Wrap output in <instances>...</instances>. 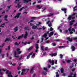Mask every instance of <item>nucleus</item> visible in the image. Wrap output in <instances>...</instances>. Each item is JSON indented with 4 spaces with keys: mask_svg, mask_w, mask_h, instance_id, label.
Listing matches in <instances>:
<instances>
[{
    "mask_svg": "<svg viewBox=\"0 0 77 77\" xmlns=\"http://www.w3.org/2000/svg\"><path fill=\"white\" fill-rule=\"evenodd\" d=\"M6 74H8V77H13V76L11 75V71H9L8 70H7L6 72Z\"/></svg>",
    "mask_w": 77,
    "mask_h": 77,
    "instance_id": "obj_1",
    "label": "nucleus"
},
{
    "mask_svg": "<svg viewBox=\"0 0 77 77\" xmlns=\"http://www.w3.org/2000/svg\"><path fill=\"white\" fill-rule=\"evenodd\" d=\"M46 24H48V26L49 27H51L52 26V24H51V22H50V21L48 20V22L46 23Z\"/></svg>",
    "mask_w": 77,
    "mask_h": 77,
    "instance_id": "obj_2",
    "label": "nucleus"
},
{
    "mask_svg": "<svg viewBox=\"0 0 77 77\" xmlns=\"http://www.w3.org/2000/svg\"><path fill=\"white\" fill-rule=\"evenodd\" d=\"M57 53L55 52L54 53H52L51 54H50V55L52 57H53V56H57Z\"/></svg>",
    "mask_w": 77,
    "mask_h": 77,
    "instance_id": "obj_3",
    "label": "nucleus"
},
{
    "mask_svg": "<svg viewBox=\"0 0 77 77\" xmlns=\"http://www.w3.org/2000/svg\"><path fill=\"white\" fill-rule=\"evenodd\" d=\"M9 41L12 42V40H11V38H6L5 40V42H9Z\"/></svg>",
    "mask_w": 77,
    "mask_h": 77,
    "instance_id": "obj_4",
    "label": "nucleus"
},
{
    "mask_svg": "<svg viewBox=\"0 0 77 77\" xmlns=\"http://www.w3.org/2000/svg\"><path fill=\"white\" fill-rule=\"evenodd\" d=\"M23 3H29V2H31V0H23Z\"/></svg>",
    "mask_w": 77,
    "mask_h": 77,
    "instance_id": "obj_5",
    "label": "nucleus"
},
{
    "mask_svg": "<svg viewBox=\"0 0 77 77\" xmlns=\"http://www.w3.org/2000/svg\"><path fill=\"white\" fill-rule=\"evenodd\" d=\"M48 61L50 63H52V65H54V60H52V61H51L50 60H49Z\"/></svg>",
    "mask_w": 77,
    "mask_h": 77,
    "instance_id": "obj_6",
    "label": "nucleus"
},
{
    "mask_svg": "<svg viewBox=\"0 0 77 77\" xmlns=\"http://www.w3.org/2000/svg\"><path fill=\"white\" fill-rule=\"evenodd\" d=\"M21 15V13H18L17 14V15L14 17V18H18L20 17V16Z\"/></svg>",
    "mask_w": 77,
    "mask_h": 77,
    "instance_id": "obj_7",
    "label": "nucleus"
},
{
    "mask_svg": "<svg viewBox=\"0 0 77 77\" xmlns=\"http://www.w3.org/2000/svg\"><path fill=\"white\" fill-rule=\"evenodd\" d=\"M61 10L63 11H64V12L65 13V14H66V11L67 10V9H66V8H62Z\"/></svg>",
    "mask_w": 77,
    "mask_h": 77,
    "instance_id": "obj_8",
    "label": "nucleus"
},
{
    "mask_svg": "<svg viewBox=\"0 0 77 77\" xmlns=\"http://www.w3.org/2000/svg\"><path fill=\"white\" fill-rule=\"evenodd\" d=\"M27 35H28V33L27 32H25V34L24 36H23V38H25V39H26V38H27Z\"/></svg>",
    "mask_w": 77,
    "mask_h": 77,
    "instance_id": "obj_9",
    "label": "nucleus"
},
{
    "mask_svg": "<svg viewBox=\"0 0 77 77\" xmlns=\"http://www.w3.org/2000/svg\"><path fill=\"white\" fill-rule=\"evenodd\" d=\"M29 70V69H22V72H26V71H28Z\"/></svg>",
    "mask_w": 77,
    "mask_h": 77,
    "instance_id": "obj_10",
    "label": "nucleus"
},
{
    "mask_svg": "<svg viewBox=\"0 0 77 77\" xmlns=\"http://www.w3.org/2000/svg\"><path fill=\"white\" fill-rule=\"evenodd\" d=\"M31 55H32V53H31L29 54V55L26 58L27 59H29V58H30V56H31Z\"/></svg>",
    "mask_w": 77,
    "mask_h": 77,
    "instance_id": "obj_11",
    "label": "nucleus"
},
{
    "mask_svg": "<svg viewBox=\"0 0 77 77\" xmlns=\"http://www.w3.org/2000/svg\"><path fill=\"white\" fill-rule=\"evenodd\" d=\"M23 34L21 36H19L18 37V38H17V39H20L21 38H23Z\"/></svg>",
    "mask_w": 77,
    "mask_h": 77,
    "instance_id": "obj_12",
    "label": "nucleus"
},
{
    "mask_svg": "<svg viewBox=\"0 0 77 77\" xmlns=\"http://www.w3.org/2000/svg\"><path fill=\"white\" fill-rule=\"evenodd\" d=\"M35 48L36 49H37V50H38V49H39V45H38V44H36L35 45Z\"/></svg>",
    "mask_w": 77,
    "mask_h": 77,
    "instance_id": "obj_13",
    "label": "nucleus"
},
{
    "mask_svg": "<svg viewBox=\"0 0 77 77\" xmlns=\"http://www.w3.org/2000/svg\"><path fill=\"white\" fill-rule=\"evenodd\" d=\"M73 74H74L72 72H71L69 73V75L68 76V77H73V76H72V75H73Z\"/></svg>",
    "mask_w": 77,
    "mask_h": 77,
    "instance_id": "obj_14",
    "label": "nucleus"
},
{
    "mask_svg": "<svg viewBox=\"0 0 77 77\" xmlns=\"http://www.w3.org/2000/svg\"><path fill=\"white\" fill-rule=\"evenodd\" d=\"M67 39L69 40V41H70V42H72V39L70 38L69 37L67 38Z\"/></svg>",
    "mask_w": 77,
    "mask_h": 77,
    "instance_id": "obj_15",
    "label": "nucleus"
},
{
    "mask_svg": "<svg viewBox=\"0 0 77 77\" xmlns=\"http://www.w3.org/2000/svg\"><path fill=\"white\" fill-rule=\"evenodd\" d=\"M20 44H21V42L20 41L18 44V43L17 42H15L14 44L16 45H20Z\"/></svg>",
    "mask_w": 77,
    "mask_h": 77,
    "instance_id": "obj_16",
    "label": "nucleus"
},
{
    "mask_svg": "<svg viewBox=\"0 0 77 77\" xmlns=\"http://www.w3.org/2000/svg\"><path fill=\"white\" fill-rule=\"evenodd\" d=\"M24 29L25 30H29V27L28 26L25 27Z\"/></svg>",
    "mask_w": 77,
    "mask_h": 77,
    "instance_id": "obj_17",
    "label": "nucleus"
},
{
    "mask_svg": "<svg viewBox=\"0 0 77 77\" xmlns=\"http://www.w3.org/2000/svg\"><path fill=\"white\" fill-rule=\"evenodd\" d=\"M71 48L72 49V51H75V47H74V46H72L71 47Z\"/></svg>",
    "mask_w": 77,
    "mask_h": 77,
    "instance_id": "obj_18",
    "label": "nucleus"
},
{
    "mask_svg": "<svg viewBox=\"0 0 77 77\" xmlns=\"http://www.w3.org/2000/svg\"><path fill=\"white\" fill-rule=\"evenodd\" d=\"M14 57H19V56H16V55H17V51H14Z\"/></svg>",
    "mask_w": 77,
    "mask_h": 77,
    "instance_id": "obj_19",
    "label": "nucleus"
},
{
    "mask_svg": "<svg viewBox=\"0 0 77 77\" xmlns=\"http://www.w3.org/2000/svg\"><path fill=\"white\" fill-rule=\"evenodd\" d=\"M7 18H8V15H5V16L4 17V20L6 21H8V20H7Z\"/></svg>",
    "mask_w": 77,
    "mask_h": 77,
    "instance_id": "obj_20",
    "label": "nucleus"
},
{
    "mask_svg": "<svg viewBox=\"0 0 77 77\" xmlns=\"http://www.w3.org/2000/svg\"><path fill=\"white\" fill-rule=\"evenodd\" d=\"M37 27H38V26H37L34 25L32 26V29H36Z\"/></svg>",
    "mask_w": 77,
    "mask_h": 77,
    "instance_id": "obj_21",
    "label": "nucleus"
},
{
    "mask_svg": "<svg viewBox=\"0 0 77 77\" xmlns=\"http://www.w3.org/2000/svg\"><path fill=\"white\" fill-rule=\"evenodd\" d=\"M61 72V73H63L64 72V69H63V68H61L60 69Z\"/></svg>",
    "mask_w": 77,
    "mask_h": 77,
    "instance_id": "obj_22",
    "label": "nucleus"
},
{
    "mask_svg": "<svg viewBox=\"0 0 77 77\" xmlns=\"http://www.w3.org/2000/svg\"><path fill=\"white\" fill-rule=\"evenodd\" d=\"M47 36V33H45L42 36V37L46 38Z\"/></svg>",
    "mask_w": 77,
    "mask_h": 77,
    "instance_id": "obj_23",
    "label": "nucleus"
},
{
    "mask_svg": "<svg viewBox=\"0 0 77 77\" xmlns=\"http://www.w3.org/2000/svg\"><path fill=\"white\" fill-rule=\"evenodd\" d=\"M42 74V75H47V72H43L42 73H41Z\"/></svg>",
    "mask_w": 77,
    "mask_h": 77,
    "instance_id": "obj_24",
    "label": "nucleus"
},
{
    "mask_svg": "<svg viewBox=\"0 0 77 77\" xmlns=\"http://www.w3.org/2000/svg\"><path fill=\"white\" fill-rule=\"evenodd\" d=\"M26 8H27V7L25 8L24 7H23L20 9H19V11H22L23 10V9H26Z\"/></svg>",
    "mask_w": 77,
    "mask_h": 77,
    "instance_id": "obj_25",
    "label": "nucleus"
},
{
    "mask_svg": "<svg viewBox=\"0 0 77 77\" xmlns=\"http://www.w3.org/2000/svg\"><path fill=\"white\" fill-rule=\"evenodd\" d=\"M14 31L15 32H17V30H18V29L17 28V27H16L14 29Z\"/></svg>",
    "mask_w": 77,
    "mask_h": 77,
    "instance_id": "obj_26",
    "label": "nucleus"
},
{
    "mask_svg": "<svg viewBox=\"0 0 77 77\" xmlns=\"http://www.w3.org/2000/svg\"><path fill=\"white\" fill-rule=\"evenodd\" d=\"M72 18V16H70L68 18V20H69V21H71V18Z\"/></svg>",
    "mask_w": 77,
    "mask_h": 77,
    "instance_id": "obj_27",
    "label": "nucleus"
},
{
    "mask_svg": "<svg viewBox=\"0 0 77 77\" xmlns=\"http://www.w3.org/2000/svg\"><path fill=\"white\" fill-rule=\"evenodd\" d=\"M5 25V23H4L1 25L0 26V27H4V26Z\"/></svg>",
    "mask_w": 77,
    "mask_h": 77,
    "instance_id": "obj_28",
    "label": "nucleus"
},
{
    "mask_svg": "<svg viewBox=\"0 0 77 77\" xmlns=\"http://www.w3.org/2000/svg\"><path fill=\"white\" fill-rule=\"evenodd\" d=\"M36 8H38L39 9H40L42 8V6L40 7V6L39 5H38L37 6Z\"/></svg>",
    "mask_w": 77,
    "mask_h": 77,
    "instance_id": "obj_29",
    "label": "nucleus"
},
{
    "mask_svg": "<svg viewBox=\"0 0 77 77\" xmlns=\"http://www.w3.org/2000/svg\"><path fill=\"white\" fill-rule=\"evenodd\" d=\"M33 48V46H31L29 49H28V51H30V50H32Z\"/></svg>",
    "mask_w": 77,
    "mask_h": 77,
    "instance_id": "obj_30",
    "label": "nucleus"
},
{
    "mask_svg": "<svg viewBox=\"0 0 77 77\" xmlns=\"http://www.w3.org/2000/svg\"><path fill=\"white\" fill-rule=\"evenodd\" d=\"M17 6H18V8H21L22 5H20V3L17 4Z\"/></svg>",
    "mask_w": 77,
    "mask_h": 77,
    "instance_id": "obj_31",
    "label": "nucleus"
},
{
    "mask_svg": "<svg viewBox=\"0 0 77 77\" xmlns=\"http://www.w3.org/2000/svg\"><path fill=\"white\" fill-rule=\"evenodd\" d=\"M69 24H70V25H69L70 26H72V25L73 24V23L72 22V21H70Z\"/></svg>",
    "mask_w": 77,
    "mask_h": 77,
    "instance_id": "obj_32",
    "label": "nucleus"
},
{
    "mask_svg": "<svg viewBox=\"0 0 77 77\" xmlns=\"http://www.w3.org/2000/svg\"><path fill=\"white\" fill-rule=\"evenodd\" d=\"M52 15H53V14H50L48 15L47 16V17H51V16H52Z\"/></svg>",
    "mask_w": 77,
    "mask_h": 77,
    "instance_id": "obj_33",
    "label": "nucleus"
},
{
    "mask_svg": "<svg viewBox=\"0 0 77 77\" xmlns=\"http://www.w3.org/2000/svg\"><path fill=\"white\" fill-rule=\"evenodd\" d=\"M54 32H51L49 33V35H53Z\"/></svg>",
    "mask_w": 77,
    "mask_h": 77,
    "instance_id": "obj_34",
    "label": "nucleus"
},
{
    "mask_svg": "<svg viewBox=\"0 0 77 77\" xmlns=\"http://www.w3.org/2000/svg\"><path fill=\"white\" fill-rule=\"evenodd\" d=\"M43 41H44V38H41V43H42V42Z\"/></svg>",
    "mask_w": 77,
    "mask_h": 77,
    "instance_id": "obj_35",
    "label": "nucleus"
},
{
    "mask_svg": "<svg viewBox=\"0 0 77 77\" xmlns=\"http://www.w3.org/2000/svg\"><path fill=\"white\" fill-rule=\"evenodd\" d=\"M60 58H61V59H62V58H63V55H62V54H60Z\"/></svg>",
    "mask_w": 77,
    "mask_h": 77,
    "instance_id": "obj_36",
    "label": "nucleus"
},
{
    "mask_svg": "<svg viewBox=\"0 0 77 77\" xmlns=\"http://www.w3.org/2000/svg\"><path fill=\"white\" fill-rule=\"evenodd\" d=\"M45 9H46V8L45 7L44 8H42V12H43V11H45Z\"/></svg>",
    "mask_w": 77,
    "mask_h": 77,
    "instance_id": "obj_37",
    "label": "nucleus"
},
{
    "mask_svg": "<svg viewBox=\"0 0 77 77\" xmlns=\"http://www.w3.org/2000/svg\"><path fill=\"white\" fill-rule=\"evenodd\" d=\"M71 31H72V32L74 31V32H75V29L74 28H72L71 29Z\"/></svg>",
    "mask_w": 77,
    "mask_h": 77,
    "instance_id": "obj_38",
    "label": "nucleus"
},
{
    "mask_svg": "<svg viewBox=\"0 0 77 77\" xmlns=\"http://www.w3.org/2000/svg\"><path fill=\"white\" fill-rule=\"evenodd\" d=\"M66 62L67 63H69V62H72V61H71V60H68L66 61Z\"/></svg>",
    "mask_w": 77,
    "mask_h": 77,
    "instance_id": "obj_39",
    "label": "nucleus"
},
{
    "mask_svg": "<svg viewBox=\"0 0 77 77\" xmlns=\"http://www.w3.org/2000/svg\"><path fill=\"white\" fill-rule=\"evenodd\" d=\"M43 69L45 70V71H48V70L46 68L44 67L43 68Z\"/></svg>",
    "mask_w": 77,
    "mask_h": 77,
    "instance_id": "obj_40",
    "label": "nucleus"
},
{
    "mask_svg": "<svg viewBox=\"0 0 77 77\" xmlns=\"http://www.w3.org/2000/svg\"><path fill=\"white\" fill-rule=\"evenodd\" d=\"M50 31H51V32L52 31H53V28L52 27H51L50 28Z\"/></svg>",
    "mask_w": 77,
    "mask_h": 77,
    "instance_id": "obj_41",
    "label": "nucleus"
},
{
    "mask_svg": "<svg viewBox=\"0 0 77 77\" xmlns=\"http://www.w3.org/2000/svg\"><path fill=\"white\" fill-rule=\"evenodd\" d=\"M20 0H15L14 2V3H17V2H19Z\"/></svg>",
    "mask_w": 77,
    "mask_h": 77,
    "instance_id": "obj_42",
    "label": "nucleus"
},
{
    "mask_svg": "<svg viewBox=\"0 0 77 77\" xmlns=\"http://www.w3.org/2000/svg\"><path fill=\"white\" fill-rule=\"evenodd\" d=\"M32 34H33V31H32L30 32V34L32 35Z\"/></svg>",
    "mask_w": 77,
    "mask_h": 77,
    "instance_id": "obj_43",
    "label": "nucleus"
},
{
    "mask_svg": "<svg viewBox=\"0 0 77 77\" xmlns=\"http://www.w3.org/2000/svg\"><path fill=\"white\" fill-rule=\"evenodd\" d=\"M41 24V23L39 22L38 24H36V26H39V25H40V24Z\"/></svg>",
    "mask_w": 77,
    "mask_h": 77,
    "instance_id": "obj_44",
    "label": "nucleus"
},
{
    "mask_svg": "<svg viewBox=\"0 0 77 77\" xmlns=\"http://www.w3.org/2000/svg\"><path fill=\"white\" fill-rule=\"evenodd\" d=\"M24 74V72H22L20 74V75H23Z\"/></svg>",
    "mask_w": 77,
    "mask_h": 77,
    "instance_id": "obj_45",
    "label": "nucleus"
},
{
    "mask_svg": "<svg viewBox=\"0 0 77 77\" xmlns=\"http://www.w3.org/2000/svg\"><path fill=\"white\" fill-rule=\"evenodd\" d=\"M30 73H31L32 74H33V71L32 70H31L30 71Z\"/></svg>",
    "mask_w": 77,
    "mask_h": 77,
    "instance_id": "obj_46",
    "label": "nucleus"
},
{
    "mask_svg": "<svg viewBox=\"0 0 77 77\" xmlns=\"http://www.w3.org/2000/svg\"><path fill=\"white\" fill-rule=\"evenodd\" d=\"M0 74H1V76H2V75H3V73L1 72H0Z\"/></svg>",
    "mask_w": 77,
    "mask_h": 77,
    "instance_id": "obj_47",
    "label": "nucleus"
},
{
    "mask_svg": "<svg viewBox=\"0 0 77 77\" xmlns=\"http://www.w3.org/2000/svg\"><path fill=\"white\" fill-rule=\"evenodd\" d=\"M76 73L75 72L74 74V76L73 77H76Z\"/></svg>",
    "mask_w": 77,
    "mask_h": 77,
    "instance_id": "obj_48",
    "label": "nucleus"
},
{
    "mask_svg": "<svg viewBox=\"0 0 77 77\" xmlns=\"http://www.w3.org/2000/svg\"><path fill=\"white\" fill-rule=\"evenodd\" d=\"M50 42V41H48L46 42H45L46 43H47V44H49Z\"/></svg>",
    "mask_w": 77,
    "mask_h": 77,
    "instance_id": "obj_49",
    "label": "nucleus"
},
{
    "mask_svg": "<svg viewBox=\"0 0 77 77\" xmlns=\"http://www.w3.org/2000/svg\"><path fill=\"white\" fill-rule=\"evenodd\" d=\"M52 44L53 46H56V44H55L54 43H52Z\"/></svg>",
    "mask_w": 77,
    "mask_h": 77,
    "instance_id": "obj_50",
    "label": "nucleus"
},
{
    "mask_svg": "<svg viewBox=\"0 0 77 77\" xmlns=\"http://www.w3.org/2000/svg\"><path fill=\"white\" fill-rule=\"evenodd\" d=\"M10 49H11V46H10V45H9L8 46V50H10Z\"/></svg>",
    "mask_w": 77,
    "mask_h": 77,
    "instance_id": "obj_51",
    "label": "nucleus"
},
{
    "mask_svg": "<svg viewBox=\"0 0 77 77\" xmlns=\"http://www.w3.org/2000/svg\"><path fill=\"white\" fill-rule=\"evenodd\" d=\"M18 51V53L19 54H21V52H22L21 51Z\"/></svg>",
    "mask_w": 77,
    "mask_h": 77,
    "instance_id": "obj_52",
    "label": "nucleus"
},
{
    "mask_svg": "<svg viewBox=\"0 0 77 77\" xmlns=\"http://www.w3.org/2000/svg\"><path fill=\"white\" fill-rule=\"evenodd\" d=\"M75 68H73L72 69V71H75Z\"/></svg>",
    "mask_w": 77,
    "mask_h": 77,
    "instance_id": "obj_53",
    "label": "nucleus"
},
{
    "mask_svg": "<svg viewBox=\"0 0 77 77\" xmlns=\"http://www.w3.org/2000/svg\"><path fill=\"white\" fill-rule=\"evenodd\" d=\"M64 46H60L59 47V48H63V47H64Z\"/></svg>",
    "mask_w": 77,
    "mask_h": 77,
    "instance_id": "obj_54",
    "label": "nucleus"
},
{
    "mask_svg": "<svg viewBox=\"0 0 77 77\" xmlns=\"http://www.w3.org/2000/svg\"><path fill=\"white\" fill-rule=\"evenodd\" d=\"M74 62H77V59L75 58L73 60Z\"/></svg>",
    "mask_w": 77,
    "mask_h": 77,
    "instance_id": "obj_55",
    "label": "nucleus"
},
{
    "mask_svg": "<svg viewBox=\"0 0 77 77\" xmlns=\"http://www.w3.org/2000/svg\"><path fill=\"white\" fill-rule=\"evenodd\" d=\"M20 49L19 48H18L17 49V51H20Z\"/></svg>",
    "mask_w": 77,
    "mask_h": 77,
    "instance_id": "obj_56",
    "label": "nucleus"
},
{
    "mask_svg": "<svg viewBox=\"0 0 77 77\" xmlns=\"http://www.w3.org/2000/svg\"><path fill=\"white\" fill-rule=\"evenodd\" d=\"M48 47H46L45 48V50H48Z\"/></svg>",
    "mask_w": 77,
    "mask_h": 77,
    "instance_id": "obj_57",
    "label": "nucleus"
},
{
    "mask_svg": "<svg viewBox=\"0 0 77 77\" xmlns=\"http://www.w3.org/2000/svg\"><path fill=\"white\" fill-rule=\"evenodd\" d=\"M45 27V26H43L42 27V29H43V30H45V27Z\"/></svg>",
    "mask_w": 77,
    "mask_h": 77,
    "instance_id": "obj_58",
    "label": "nucleus"
},
{
    "mask_svg": "<svg viewBox=\"0 0 77 77\" xmlns=\"http://www.w3.org/2000/svg\"><path fill=\"white\" fill-rule=\"evenodd\" d=\"M35 76L36 74L35 73L33 74L32 77H35Z\"/></svg>",
    "mask_w": 77,
    "mask_h": 77,
    "instance_id": "obj_59",
    "label": "nucleus"
},
{
    "mask_svg": "<svg viewBox=\"0 0 77 77\" xmlns=\"http://www.w3.org/2000/svg\"><path fill=\"white\" fill-rule=\"evenodd\" d=\"M17 69L18 70H20V66L18 67L17 68Z\"/></svg>",
    "mask_w": 77,
    "mask_h": 77,
    "instance_id": "obj_60",
    "label": "nucleus"
},
{
    "mask_svg": "<svg viewBox=\"0 0 77 77\" xmlns=\"http://www.w3.org/2000/svg\"><path fill=\"white\" fill-rule=\"evenodd\" d=\"M5 43H3L2 44V48L3 47V46L5 45Z\"/></svg>",
    "mask_w": 77,
    "mask_h": 77,
    "instance_id": "obj_61",
    "label": "nucleus"
},
{
    "mask_svg": "<svg viewBox=\"0 0 77 77\" xmlns=\"http://www.w3.org/2000/svg\"><path fill=\"white\" fill-rule=\"evenodd\" d=\"M56 77H59V74H57L56 75Z\"/></svg>",
    "mask_w": 77,
    "mask_h": 77,
    "instance_id": "obj_62",
    "label": "nucleus"
},
{
    "mask_svg": "<svg viewBox=\"0 0 77 77\" xmlns=\"http://www.w3.org/2000/svg\"><path fill=\"white\" fill-rule=\"evenodd\" d=\"M69 33L70 34H72V33H73V32L72 31H70L69 32Z\"/></svg>",
    "mask_w": 77,
    "mask_h": 77,
    "instance_id": "obj_63",
    "label": "nucleus"
},
{
    "mask_svg": "<svg viewBox=\"0 0 77 77\" xmlns=\"http://www.w3.org/2000/svg\"><path fill=\"white\" fill-rule=\"evenodd\" d=\"M57 60H55V64H57Z\"/></svg>",
    "mask_w": 77,
    "mask_h": 77,
    "instance_id": "obj_64",
    "label": "nucleus"
}]
</instances>
